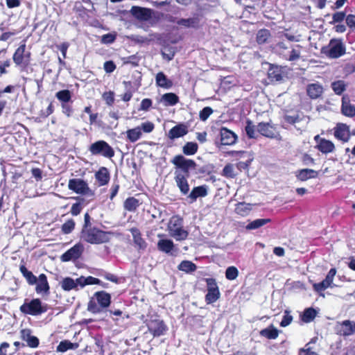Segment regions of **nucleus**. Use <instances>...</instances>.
I'll return each mask as SVG.
<instances>
[{
	"mask_svg": "<svg viewBox=\"0 0 355 355\" xmlns=\"http://www.w3.org/2000/svg\"><path fill=\"white\" fill-rule=\"evenodd\" d=\"M301 48L302 46L299 44L291 46L289 49L290 51H288L286 53H283V58L288 61H295L300 58L301 54Z\"/></svg>",
	"mask_w": 355,
	"mask_h": 355,
	"instance_id": "bb28decb",
	"label": "nucleus"
},
{
	"mask_svg": "<svg viewBox=\"0 0 355 355\" xmlns=\"http://www.w3.org/2000/svg\"><path fill=\"white\" fill-rule=\"evenodd\" d=\"M207 293L205 301L207 304L215 302L220 297V291L216 280L213 278H206Z\"/></svg>",
	"mask_w": 355,
	"mask_h": 355,
	"instance_id": "9b49d317",
	"label": "nucleus"
},
{
	"mask_svg": "<svg viewBox=\"0 0 355 355\" xmlns=\"http://www.w3.org/2000/svg\"><path fill=\"white\" fill-rule=\"evenodd\" d=\"M331 87L336 94L340 95L346 89V85L344 81L338 80L331 83Z\"/></svg>",
	"mask_w": 355,
	"mask_h": 355,
	"instance_id": "8fccbe9b",
	"label": "nucleus"
},
{
	"mask_svg": "<svg viewBox=\"0 0 355 355\" xmlns=\"http://www.w3.org/2000/svg\"><path fill=\"white\" fill-rule=\"evenodd\" d=\"M260 335L268 339H276L279 335V331L273 325H270L268 327L263 329L260 331Z\"/></svg>",
	"mask_w": 355,
	"mask_h": 355,
	"instance_id": "f704fd0d",
	"label": "nucleus"
},
{
	"mask_svg": "<svg viewBox=\"0 0 355 355\" xmlns=\"http://www.w3.org/2000/svg\"><path fill=\"white\" fill-rule=\"evenodd\" d=\"M177 24L186 28H198L199 26V19L198 17L180 19L177 21Z\"/></svg>",
	"mask_w": 355,
	"mask_h": 355,
	"instance_id": "58836bf2",
	"label": "nucleus"
},
{
	"mask_svg": "<svg viewBox=\"0 0 355 355\" xmlns=\"http://www.w3.org/2000/svg\"><path fill=\"white\" fill-rule=\"evenodd\" d=\"M157 249L166 254H171L175 249V244L173 241L168 239H159L157 244Z\"/></svg>",
	"mask_w": 355,
	"mask_h": 355,
	"instance_id": "a878e982",
	"label": "nucleus"
},
{
	"mask_svg": "<svg viewBox=\"0 0 355 355\" xmlns=\"http://www.w3.org/2000/svg\"><path fill=\"white\" fill-rule=\"evenodd\" d=\"M207 195V188L206 185L195 187L192 189L190 193L188 195V198L190 202L196 201L198 198L205 197Z\"/></svg>",
	"mask_w": 355,
	"mask_h": 355,
	"instance_id": "b1692460",
	"label": "nucleus"
},
{
	"mask_svg": "<svg viewBox=\"0 0 355 355\" xmlns=\"http://www.w3.org/2000/svg\"><path fill=\"white\" fill-rule=\"evenodd\" d=\"M293 317L289 314V312L288 311H286L284 312V315L283 317V319L282 322H280V326L285 327L291 324L292 322Z\"/></svg>",
	"mask_w": 355,
	"mask_h": 355,
	"instance_id": "774afa93",
	"label": "nucleus"
},
{
	"mask_svg": "<svg viewBox=\"0 0 355 355\" xmlns=\"http://www.w3.org/2000/svg\"><path fill=\"white\" fill-rule=\"evenodd\" d=\"M68 188L77 194L89 196L94 195V191L90 189L87 181L81 178L70 179L68 182Z\"/></svg>",
	"mask_w": 355,
	"mask_h": 355,
	"instance_id": "1a4fd4ad",
	"label": "nucleus"
},
{
	"mask_svg": "<svg viewBox=\"0 0 355 355\" xmlns=\"http://www.w3.org/2000/svg\"><path fill=\"white\" fill-rule=\"evenodd\" d=\"M132 15L140 21H146L152 18L153 10L148 8L133 6L130 9Z\"/></svg>",
	"mask_w": 355,
	"mask_h": 355,
	"instance_id": "ddd939ff",
	"label": "nucleus"
},
{
	"mask_svg": "<svg viewBox=\"0 0 355 355\" xmlns=\"http://www.w3.org/2000/svg\"><path fill=\"white\" fill-rule=\"evenodd\" d=\"M257 130L264 137L268 138H274L275 137V128L270 123H259L257 126Z\"/></svg>",
	"mask_w": 355,
	"mask_h": 355,
	"instance_id": "5701e85b",
	"label": "nucleus"
},
{
	"mask_svg": "<svg viewBox=\"0 0 355 355\" xmlns=\"http://www.w3.org/2000/svg\"><path fill=\"white\" fill-rule=\"evenodd\" d=\"M239 275V270L234 266H230L225 271V277L229 280L235 279Z\"/></svg>",
	"mask_w": 355,
	"mask_h": 355,
	"instance_id": "864d4df0",
	"label": "nucleus"
},
{
	"mask_svg": "<svg viewBox=\"0 0 355 355\" xmlns=\"http://www.w3.org/2000/svg\"><path fill=\"white\" fill-rule=\"evenodd\" d=\"M20 338L27 343V346L31 348H36L40 345V340L37 337L32 335V330L28 328L20 330Z\"/></svg>",
	"mask_w": 355,
	"mask_h": 355,
	"instance_id": "2eb2a0df",
	"label": "nucleus"
},
{
	"mask_svg": "<svg viewBox=\"0 0 355 355\" xmlns=\"http://www.w3.org/2000/svg\"><path fill=\"white\" fill-rule=\"evenodd\" d=\"M94 177L99 187L107 185L110 180V171L105 166L100 167L98 170L96 171Z\"/></svg>",
	"mask_w": 355,
	"mask_h": 355,
	"instance_id": "a211bd4d",
	"label": "nucleus"
},
{
	"mask_svg": "<svg viewBox=\"0 0 355 355\" xmlns=\"http://www.w3.org/2000/svg\"><path fill=\"white\" fill-rule=\"evenodd\" d=\"M188 132V126L186 124L179 123L168 131V136L171 139H175L186 135Z\"/></svg>",
	"mask_w": 355,
	"mask_h": 355,
	"instance_id": "4be33fe9",
	"label": "nucleus"
},
{
	"mask_svg": "<svg viewBox=\"0 0 355 355\" xmlns=\"http://www.w3.org/2000/svg\"><path fill=\"white\" fill-rule=\"evenodd\" d=\"M62 112L67 117H71L73 114L72 103H66L61 104Z\"/></svg>",
	"mask_w": 355,
	"mask_h": 355,
	"instance_id": "4d7b16f0",
	"label": "nucleus"
},
{
	"mask_svg": "<svg viewBox=\"0 0 355 355\" xmlns=\"http://www.w3.org/2000/svg\"><path fill=\"white\" fill-rule=\"evenodd\" d=\"M162 98L164 102V105L166 106H173L179 102V97L175 93L172 92L164 94Z\"/></svg>",
	"mask_w": 355,
	"mask_h": 355,
	"instance_id": "ea45409f",
	"label": "nucleus"
},
{
	"mask_svg": "<svg viewBox=\"0 0 355 355\" xmlns=\"http://www.w3.org/2000/svg\"><path fill=\"white\" fill-rule=\"evenodd\" d=\"M236 140L237 136L234 132L223 128V146L232 145L236 143Z\"/></svg>",
	"mask_w": 355,
	"mask_h": 355,
	"instance_id": "c9c22d12",
	"label": "nucleus"
},
{
	"mask_svg": "<svg viewBox=\"0 0 355 355\" xmlns=\"http://www.w3.org/2000/svg\"><path fill=\"white\" fill-rule=\"evenodd\" d=\"M341 113L347 117L355 116V106L347 96H343L342 98Z\"/></svg>",
	"mask_w": 355,
	"mask_h": 355,
	"instance_id": "412c9836",
	"label": "nucleus"
},
{
	"mask_svg": "<svg viewBox=\"0 0 355 355\" xmlns=\"http://www.w3.org/2000/svg\"><path fill=\"white\" fill-rule=\"evenodd\" d=\"M61 286L64 291H69L73 289H77L76 284L75 283L74 279L71 277L64 278L61 282Z\"/></svg>",
	"mask_w": 355,
	"mask_h": 355,
	"instance_id": "49530a36",
	"label": "nucleus"
},
{
	"mask_svg": "<svg viewBox=\"0 0 355 355\" xmlns=\"http://www.w3.org/2000/svg\"><path fill=\"white\" fill-rule=\"evenodd\" d=\"M283 119L284 123L290 125H294L300 121V116L297 114H294L293 115L286 114L284 116Z\"/></svg>",
	"mask_w": 355,
	"mask_h": 355,
	"instance_id": "6e6d98bb",
	"label": "nucleus"
},
{
	"mask_svg": "<svg viewBox=\"0 0 355 355\" xmlns=\"http://www.w3.org/2000/svg\"><path fill=\"white\" fill-rule=\"evenodd\" d=\"M337 334L343 336H349L355 334V322L346 320L342 322H337L336 325Z\"/></svg>",
	"mask_w": 355,
	"mask_h": 355,
	"instance_id": "4468645a",
	"label": "nucleus"
},
{
	"mask_svg": "<svg viewBox=\"0 0 355 355\" xmlns=\"http://www.w3.org/2000/svg\"><path fill=\"white\" fill-rule=\"evenodd\" d=\"M55 97L61 104L66 103H73L71 100L72 93L69 89L60 90L55 94Z\"/></svg>",
	"mask_w": 355,
	"mask_h": 355,
	"instance_id": "473e14b6",
	"label": "nucleus"
},
{
	"mask_svg": "<svg viewBox=\"0 0 355 355\" xmlns=\"http://www.w3.org/2000/svg\"><path fill=\"white\" fill-rule=\"evenodd\" d=\"M155 81L157 85L162 88L169 89L173 86L172 80L168 79L162 71L157 73Z\"/></svg>",
	"mask_w": 355,
	"mask_h": 355,
	"instance_id": "c756f323",
	"label": "nucleus"
},
{
	"mask_svg": "<svg viewBox=\"0 0 355 355\" xmlns=\"http://www.w3.org/2000/svg\"><path fill=\"white\" fill-rule=\"evenodd\" d=\"M123 84L125 88V92L122 94L121 99L124 102H128L132 98L133 94L137 91V88H134L132 83L131 81H125L123 82Z\"/></svg>",
	"mask_w": 355,
	"mask_h": 355,
	"instance_id": "7c9ffc66",
	"label": "nucleus"
},
{
	"mask_svg": "<svg viewBox=\"0 0 355 355\" xmlns=\"http://www.w3.org/2000/svg\"><path fill=\"white\" fill-rule=\"evenodd\" d=\"M317 315V311L313 308L306 309L302 315H301V320L306 323H309L314 320Z\"/></svg>",
	"mask_w": 355,
	"mask_h": 355,
	"instance_id": "79ce46f5",
	"label": "nucleus"
},
{
	"mask_svg": "<svg viewBox=\"0 0 355 355\" xmlns=\"http://www.w3.org/2000/svg\"><path fill=\"white\" fill-rule=\"evenodd\" d=\"M140 203L138 199L135 197H128L123 203L124 209L128 211L134 212L139 207Z\"/></svg>",
	"mask_w": 355,
	"mask_h": 355,
	"instance_id": "72a5a7b5",
	"label": "nucleus"
},
{
	"mask_svg": "<svg viewBox=\"0 0 355 355\" xmlns=\"http://www.w3.org/2000/svg\"><path fill=\"white\" fill-rule=\"evenodd\" d=\"M251 210V205L244 202L239 203L235 209V211L241 216H246Z\"/></svg>",
	"mask_w": 355,
	"mask_h": 355,
	"instance_id": "09e8293b",
	"label": "nucleus"
},
{
	"mask_svg": "<svg viewBox=\"0 0 355 355\" xmlns=\"http://www.w3.org/2000/svg\"><path fill=\"white\" fill-rule=\"evenodd\" d=\"M236 175L234 172V169L232 164H227L225 168H223V175L229 178H233Z\"/></svg>",
	"mask_w": 355,
	"mask_h": 355,
	"instance_id": "69168bd1",
	"label": "nucleus"
},
{
	"mask_svg": "<svg viewBox=\"0 0 355 355\" xmlns=\"http://www.w3.org/2000/svg\"><path fill=\"white\" fill-rule=\"evenodd\" d=\"M210 136L214 139L216 146L220 148L222 146V127L212 126Z\"/></svg>",
	"mask_w": 355,
	"mask_h": 355,
	"instance_id": "e433bc0d",
	"label": "nucleus"
},
{
	"mask_svg": "<svg viewBox=\"0 0 355 355\" xmlns=\"http://www.w3.org/2000/svg\"><path fill=\"white\" fill-rule=\"evenodd\" d=\"M31 51L26 49V44L23 43L14 52L12 60L21 71H26L31 65Z\"/></svg>",
	"mask_w": 355,
	"mask_h": 355,
	"instance_id": "423d86ee",
	"label": "nucleus"
},
{
	"mask_svg": "<svg viewBox=\"0 0 355 355\" xmlns=\"http://www.w3.org/2000/svg\"><path fill=\"white\" fill-rule=\"evenodd\" d=\"M139 127L141 128V131L143 130L146 133H150L153 131L155 125L151 121H146L142 123Z\"/></svg>",
	"mask_w": 355,
	"mask_h": 355,
	"instance_id": "0e129e2a",
	"label": "nucleus"
},
{
	"mask_svg": "<svg viewBox=\"0 0 355 355\" xmlns=\"http://www.w3.org/2000/svg\"><path fill=\"white\" fill-rule=\"evenodd\" d=\"M48 309V304L42 303L40 298H33L31 300L25 299L24 302L19 307L21 313L32 316L40 315L46 313Z\"/></svg>",
	"mask_w": 355,
	"mask_h": 355,
	"instance_id": "7ed1b4c3",
	"label": "nucleus"
},
{
	"mask_svg": "<svg viewBox=\"0 0 355 355\" xmlns=\"http://www.w3.org/2000/svg\"><path fill=\"white\" fill-rule=\"evenodd\" d=\"M142 135L141 128L137 126L126 131L127 139L132 143L136 142Z\"/></svg>",
	"mask_w": 355,
	"mask_h": 355,
	"instance_id": "4c0bfd02",
	"label": "nucleus"
},
{
	"mask_svg": "<svg viewBox=\"0 0 355 355\" xmlns=\"http://www.w3.org/2000/svg\"><path fill=\"white\" fill-rule=\"evenodd\" d=\"M78 347L77 343H73L68 340H62L57 346V352H64L68 349H76Z\"/></svg>",
	"mask_w": 355,
	"mask_h": 355,
	"instance_id": "a19ab883",
	"label": "nucleus"
},
{
	"mask_svg": "<svg viewBox=\"0 0 355 355\" xmlns=\"http://www.w3.org/2000/svg\"><path fill=\"white\" fill-rule=\"evenodd\" d=\"M245 130L246 132V135H248V137L249 138L254 139L256 137L257 134H256V131H255V125L249 119H248L246 121V125L245 127Z\"/></svg>",
	"mask_w": 355,
	"mask_h": 355,
	"instance_id": "603ef678",
	"label": "nucleus"
},
{
	"mask_svg": "<svg viewBox=\"0 0 355 355\" xmlns=\"http://www.w3.org/2000/svg\"><path fill=\"white\" fill-rule=\"evenodd\" d=\"M182 223V218L178 215L173 216L168 223L169 234L176 241H184L189 236V232L184 229Z\"/></svg>",
	"mask_w": 355,
	"mask_h": 355,
	"instance_id": "39448f33",
	"label": "nucleus"
},
{
	"mask_svg": "<svg viewBox=\"0 0 355 355\" xmlns=\"http://www.w3.org/2000/svg\"><path fill=\"white\" fill-rule=\"evenodd\" d=\"M111 232L103 231L92 225V218L89 213L84 215V223L80 233V239L90 244H103L110 240Z\"/></svg>",
	"mask_w": 355,
	"mask_h": 355,
	"instance_id": "f03ea898",
	"label": "nucleus"
},
{
	"mask_svg": "<svg viewBox=\"0 0 355 355\" xmlns=\"http://www.w3.org/2000/svg\"><path fill=\"white\" fill-rule=\"evenodd\" d=\"M270 36V31L267 29H261L257 34V42L259 44H264Z\"/></svg>",
	"mask_w": 355,
	"mask_h": 355,
	"instance_id": "de8ad7c7",
	"label": "nucleus"
},
{
	"mask_svg": "<svg viewBox=\"0 0 355 355\" xmlns=\"http://www.w3.org/2000/svg\"><path fill=\"white\" fill-rule=\"evenodd\" d=\"M345 46L340 39H331L327 46L322 49V53L330 58H338L345 53Z\"/></svg>",
	"mask_w": 355,
	"mask_h": 355,
	"instance_id": "0eeeda50",
	"label": "nucleus"
},
{
	"mask_svg": "<svg viewBox=\"0 0 355 355\" xmlns=\"http://www.w3.org/2000/svg\"><path fill=\"white\" fill-rule=\"evenodd\" d=\"M334 136L336 139L347 142L350 138L349 126L344 123H340L334 129Z\"/></svg>",
	"mask_w": 355,
	"mask_h": 355,
	"instance_id": "6ab92c4d",
	"label": "nucleus"
},
{
	"mask_svg": "<svg viewBox=\"0 0 355 355\" xmlns=\"http://www.w3.org/2000/svg\"><path fill=\"white\" fill-rule=\"evenodd\" d=\"M116 39V35L114 33H107L103 35H102L101 39V42L102 44H112L113 43Z\"/></svg>",
	"mask_w": 355,
	"mask_h": 355,
	"instance_id": "13d9d810",
	"label": "nucleus"
},
{
	"mask_svg": "<svg viewBox=\"0 0 355 355\" xmlns=\"http://www.w3.org/2000/svg\"><path fill=\"white\" fill-rule=\"evenodd\" d=\"M318 150L322 153H329L334 150L335 146L333 142L325 139H320L318 144Z\"/></svg>",
	"mask_w": 355,
	"mask_h": 355,
	"instance_id": "2f4dec72",
	"label": "nucleus"
},
{
	"mask_svg": "<svg viewBox=\"0 0 355 355\" xmlns=\"http://www.w3.org/2000/svg\"><path fill=\"white\" fill-rule=\"evenodd\" d=\"M103 99L108 106H112L114 103V92L112 91L105 92L102 95Z\"/></svg>",
	"mask_w": 355,
	"mask_h": 355,
	"instance_id": "5fc2aeb1",
	"label": "nucleus"
},
{
	"mask_svg": "<svg viewBox=\"0 0 355 355\" xmlns=\"http://www.w3.org/2000/svg\"><path fill=\"white\" fill-rule=\"evenodd\" d=\"M96 302L90 300L87 309L92 313H98L108 308L111 304V295L106 291H97L94 294Z\"/></svg>",
	"mask_w": 355,
	"mask_h": 355,
	"instance_id": "20e7f679",
	"label": "nucleus"
},
{
	"mask_svg": "<svg viewBox=\"0 0 355 355\" xmlns=\"http://www.w3.org/2000/svg\"><path fill=\"white\" fill-rule=\"evenodd\" d=\"M246 153L245 151H242V150H238V151H227V150H225L223 149V156L224 157H227V156H232L234 157L236 159H239L241 157H243V155L245 154Z\"/></svg>",
	"mask_w": 355,
	"mask_h": 355,
	"instance_id": "bf43d9fd",
	"label": "nucleus"
},
{
	"mask_svg": "<svg viewBox=\"0 0 355 355\" xmlns=\"http://www.w3.org/2000/svg\"><path fill=\"white\" fill-rule=\"evenodd\" d=\"M83 250V245L80 243H77L63 253L60 257V260L62 262L77 260L81 257Z\"/></svg>",
	"mask_w": 355,
	"mask_h": 355,
	"instance_id": "f8f14e48",
	"label": "nucleus"
},
{
	"mask_svg": "<svg viewBox=\"0 0 355 355\" xmlns=\"http://www.w3.org/2000/svg\"><path fill=\"white\" fill-rule=\"evenodd\" d=\"M153 105V101L150 98H144L141 103L139 110L147 112Z\"/></svg>",
	"mask_w": 355,
	"mask_h": 355,
	"instance_id": "680f3d73",
	"label": "nucleus"
},
{
	"mask_svg": "<svg viewBox=\"0 0 355 355\" xmlns=\"http://www.w3.org/2000/svg\"><path fill=\"white\" fill-rule=\"evenodd\" d=\"M196 268V265L190 261H182L178 266L180 270L187 273L194 272Z\"/></svg>",
	"mask_w": 355,
	"mask_h": 355,
	"instance_id": "a18cd8bd",
	"label": "nucleus"
},
{
	"mask_svg": "<svg viewBox=\"0 0 355 355\" xmlns=\"http://www.w3.org/2000/svg\"><path fill=\"white\" fill-rule=\"evenodd\" d=\"M212 112L213 110L210 107H205L200 111L199 117L200 120L205 121L209 117Z\"/></svg>",
	"mask_w": 355,
	"mask_h": 355,
	"instance_id": "052dcab7",
	"label": "nucleus"
},
{
	"mask_svg": "<svg viewBox=\"0 0 355 355\" xmlns=\"http://www.w3.org/2000/svg\"><path fill=\"white\" fill-rule=\"evenodd\" d=\"M130 232L132 234L134 244L137 250H144L147 248V243L142 238L141 231L137 227H132L130 229Z\"/></svg>",
	"mask_w": 355,
	"mask_h": 355,
	"instance_id": "aec40b11",
	"label": "nucleus"
},
{
	"mask_svg": "<svg viewBox=\"0 0 355 355\" xmlns=\"http://www.w3.org/2000/svg\"><path fill=\"white\" fill-rule=\"evenodd\" d=\"M76 223L73 219H69L62 225L61 230L65 234H70L74 230Z\"/></svg>",
	"mask_w": 355,
	"mask_h": 355,
	"instance_id": "3c124183",
	"label": "nucleus"
},
{
	"mask_svg": "<svg viewBox=\"0 0 355 355\" xmlns=\"http://www.w3.org/2000/svg\"><path fill=\"white\" fill-rule=\"evenodd\" d=\"M268 77L272 80L279 81L282 78V76L278 69H270L268 71Z\"/></svg>",
	"mask_w": 355,
	"mask_h": 355,
	"instance_id": "e2e57ef3",
	"label": "nucleus"
},
{
	"mask_svg": "<svg viewBox=\"0 0 355 355\" xmlns=\"http://www.w3.org/2000/svg\"><path fill=\"white\" fill-rule=\"evenodd\" d=\"M336 274V268L330 269V270L327 273L325 279L322 282L313 284V288H314L315 291L317 292H321V291H324L325 289H327L329 287H331L332 284H333V279H334Z\"/></svg>",
	"mask_w": 355,
	"mask_h": 355,
	"instance_id": "dca6fc26",
	"label": "nucleus"
},
{
	"mask_svg": "<svg viewBox=\"0 0 355 355\" xmlns=\"http://www.w3.org/2000/svg\"><path fill=\"white\" fill-rule=\"evenodd\" d=\"M175 166L174 180L180 193L185 196L189 193V184L187 179L190 176L189 170L195 169L196 163L190 159H186L182 155H175L171 161Z\"/></svg>",
	"mask_w": 355,
	"mask_h": 355,
	"instance_id": "f257e3e1",
	"label": "nucleus"
},
{
	"mask_svg": "<svg viewBox=\"0 0 355 355\" xmlns=\"http://www.w3.org/2000/svg\"><path fill=\"white\" fill-rule=\"evenodd\" d=\"M103 68L106 73H110L116 69V66L112 60H109L104 62Z\"/></svg>",
	"mask_w": 355,
	"mask_h": 355,
	"instance_id": "338daca9",
	"label": "nucleus"
},
{
	"mask_svg": "<svg viewBox=\"0 0 355 355\" xmlns=\"http://www.w3.org/2000/svg\"><path fill=\"white\" fill-rule=\"evenodd\" d=\"M307 95L312 99L319 98L323 93V87L319 83H311L306 87Z\"/></svg>",
	"mask_w": 355,
	"mask_h": 355,
	"instance_id": "393cba45",
	"label": "nucleus"
},
{
	"mask_svg": "<svg viewBox=\"0 0 355 355\" xmlns=\"http://www.w3.org/2000/svg\"><path fill=\"white\" fill-rule=\"evenodd\" d=\"M148 331L152 334L153 338L159 337L164 335L168 327L163 320L159 318H150L146 322Z\"/></svg>",
	"mask_w": 355,
	"mask_h": 355,
	"instance_id": "9d476101",
	"label": "nucleus"
},
{
	"mask_svg": "<svg viewBox=\"0 0 355 355\" xmlns=\"http://www.w3.org/2000/svg\"><path fill=\"white\" fill-rule=\"evenodd\" d=\"M198 146L196 142H187L182 148V152L186 155H193L198 151Z\"/></svg>",
	"mask_w": 355,
	"mask_h": 355,
	"instance_id": "37998d69",
	"label": "nucleus"
},
{
	"mask_svg": "<svg viewBox=\"0 0 355 355\" xmlns=\"http://www.w3.org/2000/svg\"><path fill=\"white\" fill-rule=\"evenodd\" d=\"M318 175V173L313 169L304 168L298 171L296 177L300 181H306L309 179L317 178Z\"/></svg>",
	"mask_w": 355,
	"mask_h": 355,
	"instance_id": "c85d7f7f",
	"label": "nucleus"
},
{
	"mask_svg": "<svg viewBox=\"0 0 355 355\" xmlns=\"http://www.w3.org/2000/svg\"><path fill=\"white\" fill-rule=\"evenodd\" d=\"M270 222V219L269 218H259L256 219L250 223L246 226L247 230H256L258 229L266 224Z\"/></svg>",
	"mask_w": 355,
	"mask_h": 355,
	"instance_id": "c03bdc74",
	"label": "nucleus"
},
{
	"mask_svg": "<svg viewBox=\"0 0 355 355\" xmlns=\"http://www.w3.org/2000/svg\"><path fill=\"white\" fill-rule=\"evenodd\" d=\"M89 150L93 155H101L109 159H112L115 155L113 148L104 140H98L92 144Z\"/></svg>",
	"mask_w": 355,
	"mask_h": 355,
	"instance_id": "6e6552de",
	"label": "nucleus"
},
{
	"mask_svg": "<svg viewBox=\"0 0 355 355\" xmlns=\"http://www.w3.org/2000/svg\"><path fill=\"white\" fill-rule=\"evenodd\" d=\"M19 270L29 285H34L37 283V277L27 269L23 260L19 266Z\"/></svg>",
	"mask_w": 355,
	"mask_h": 355,
	"instance_id": "cd10ccee",
	"label": "nucleus"
},
{
	"mask_svg": "<svg viewBox=\"0 0 355 355\" xmlns=\"http://www.w3.org/2000/svg\"><path fill=\"white\" fill-rule=\"evenodd\" d=\"M35 284V291L37 293L46 296L49 295L50 286L47 280V277L45 274L42 273L39 275L37 282Z\"/></svg>",
	"mask_w": 355,
	"mask_h": 355,
	"instance_id": "f3484780",
	"label": "nucleus"
}]
</instances>
